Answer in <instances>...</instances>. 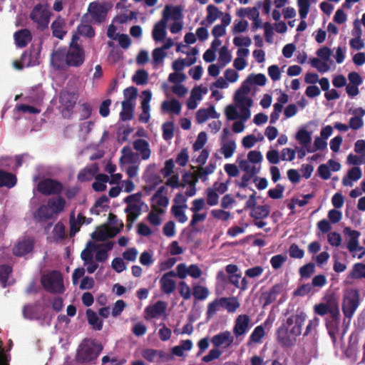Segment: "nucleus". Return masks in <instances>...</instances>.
Segmentation results:
<instances>
[{
	"instance_id": "nucleus-1",
	"label": "nucleus",
	"mask_w": 365,
	"mask_h": 365,
	"mask_svg": "<svg viewBox=\"0 0 365 365\" xmlns=\"http://www.w3.org/2000/svg\"><path fill=\"white\" fill-rule=\"evenodd\" d=\"M307 318V314L302 310L297 309L279 327L276 331V337L282 348H292L296 344L297 337L302 334Z\"/></svg>"
},
{
	"instance_id": "nucleus-2",
	"label": "nucleus",
	"mask_w": 365,
	"mask_h": 365,
	"mask_svg": "<svg viewBox=\"0 0 365 365\" xmlns=\"http://www.w3.org/2000/svg\"><path fill=\"white\" fill-rule=\"evenodd\" d=\"M43 288L51 294H62L64 292L63 279L59 271H52L41 277Z\"/></svg>"
},
{
	"instance_id": "nucleus-3",
	"label": "nucleus",
	"mask_w": 365,
	"mask_h": 365,
	"mask_svg": "<svg viewBox=\"0 0 365 365\" xmlns=\"http://www.w3.org/2000/svg\"><path fill=\"white\" fill-rule=\"evenodd\" d=\"M78 37L73 36L68 49L66 51V64L68 66L79 67L85 61L83 48L77 43Z\"/></svg>"
},
{
	"instance_id": "nucleus-4",
	"label": "nucleus",
	"mask_w": 365,
	"mask_h": 365,
	"mask_svg": "<svg viewBox=\"0 0 365 365\" xmlns=\"http://www.w3.org/2000/svg\"><path fill=\"white\" fill-rule=\"evenodd\" d=\"M51 13L41 4L36 5L29 17L38 30L43 31L48 27Z\"/></svg>"
},
{
	"instance_id": "nucleus-5",
	"label": "nucleus",
	"mask_w": 365,
	"mask_h": 365,
	"mask_svg": "<svg viewBox=\"0 0 365 365\" xmlns=\"http://www.w3.org/2000/svg\"><path fill=\"white\" fill-rule=\"evenodd\" d=\"M101 350V346L93 340H84L78 349V359L81 361H90L96 359Z\"/></svg>"
},
{
	"instance_id": "nucleus-6",
	"label": "nucleus",
	"mask_w": 365,
	"mask_h": 365,
	"mask_svg": "<svg viewBox=\"0 0 365 365\" xmlns=\"http://www.w3.org/2000/svg\"><path fill=\"white\" fill-rule=\"evenodd\" d=\"M63 190V184L50 178L41 180L37 184V190L46 196L60 195Z\"/></svg>"
},
{
	"instance_id": "nucleus-7",
	"label": "nucleus",
	"mask_w": 365,
	"mask_h": 365,
	"mask_svg": "<svg viewBox=\"0 0 365 365\" xmlns=\"http://www.w3.org/2000/svg\"><path fill=\"white\" fill-rule=\"evenodd\" d=\"M344 233L348 235L349 240L347 244V249L350 252H354L356 251L359 252L358 258L361 259L365 255V248L359 245V237L361 233L357 230H351L349 227H345Z\"/></svg>"
},
{
	"instance_id": "nucleus-8",
	"label": "nucleus",
	"mask_w": 365,
	"mask_h": 365,
	"mask_svg": "<svg viewBox=\"0 0 365 365\" xmlns=\"http://www.w3.org/2000/svg\"><path fill=\"white\" fill-rule=\"evenodd\" d=\"M182 17L181 9L178 6H165L163 13V19H161V41L165 38L166 35V22L165 21L172 19L175 21L180 19Z\"/></svg>"
},
{
	"instance_id": "nucleus-9",
	"label": "nucleus",
	"mask_w": 365,
	"mask_h": 365,
	"mask_svg": "<svg viewBox=\"0 0 365 365\" xmlns=\"http://www.w3.org/2000/svg\"><path fill=\"white\" fill-rule=\"evenodd\" d=\"M314 311L315 314L319 316H324L329 314L330 317L331 313L339 311V302L336 298H328L326 302L319 303L314 306Z\"/></svg>"
},
{
	"instance_id": "nucleus-10",
	"label": "nucleus",
	"mask_w": 365,
	"mask_h": 365,
	"mask_svg": "<svg viewBox=\"0 0 365 365\" xmlns=\"http://www.w3.org/2000/svg\"><path fill=\"white\" fill-rule=\"evenodd\" d=\"M88 12L95 23H103L106 18L107 10L103 4L93 1L90 3L88 9Z\"/></svg>"
},
{
	"instance_id": "nucleus-11",
	"label": "nucleus",
	"mask_w": 365,
	"mask_h": 365,
	"mask_svg": "<svg viewBox=\"0 0 365 365\" xmlns=\"http://www.w3.org/2000/svg\"><path fill=\"white\" fill-rule=\"evenodd\" d=\"M340 323L341 320L339 311L335 312V313H331L330 319H326V327L328 331V334L333 341H336V336L339 334Z\"/></svg>"
},
{
	"instance_id": "nucleus-12",
	"label": "nucleus",
	"mask_w": 365,
	"mask_h": 365,
	"mask_svg": "<svg viewBox=\"0 0 365 365\" xmlns=\"http://www.w3.org/2000/svg\"><path fill=\"white\" fill-rule=\"evenodd\" d=\"M40 52V47H36L34 45H31L28 50L25 51L21 55V60L26 63V66L29 67L38 64Z\"/></svg>"
},
{
	"instance_id": "nucleus-13",
	"label": "nucleus",
	"mask_w": 365,
	"mask_h": 365,
	"mask_svg": "<svg viewBox=\"0 0 365 365\" xmlns=\"http://www.w3.org/2000/svg\"><path fill=\"white\" fill-rule=\"evenodd\" d=\"M34 247V241L30 237H24L19 241L13 249L15 256L22 257L31 252Z\"/></svg>"
},
{
	"instance_id": "nucleus-14",
	"label": "nucleus",
	"mask_w": 365,
	"mask_h": 365,
	"mask_svg": "<svg viewBox=\"0 0 365 365\" xmlns=\"http://www.w3.org/2000/svg\"><path fill=\"white\" fill-rule=\"evenodd\" d=\"M250 318L247 314L239 315L235 323L233 334L236 337L244 335L249 329Z\"/></svg>"
},
{
	"instance_id": "nucleus-15",
	"label": "nucleus",
	"mask_w": 365,
	"mask_h": 365,
	"mask_svg": "<svg viewBox=\"0 0 365 365\" xmlns=\"http://www.w3.org/2000/svg\"><path fill=\"white\" fill-rule=\"evenodd\" d=\"M233 341L234 338L229 331L220 332L211 339V343L217 348L222 346L228 348L233 343Z\"/></svg>"
},
{
	"instance_id": "nucleus-16",
	"label": "nucleus",
	"mask_w": 365,
	"mask_h": 365,
	"mask_svg": "<svg viewBox=\"0 0 365 365\" xmlns=\"http://www.w3.org/2000/svg\"><path fill=\"white\" fill-rule=\"evenodd\" d=\"M142 113L139 116V121L142 123H148L150 119V106L149 103L151 100L152 94L148 90L142 92Z\"/></svg>"
},
{
	"instance_id": "nucleus-17",
	"label": "nucleus",
	"mask_w": 365,
	"mask_h": 365,
	"mask_svg": "<svg viewBox=\"0 0 365 365\" xmlns=\"http://www.w3.org/2000/svg\"><path fill=\"white\" fill-rule=\"evenodd\" d=\"M359 298H344L342 302V312L345 318L344 322H345L346 319H348L349 321L352 317L359 304Z\"/></svg>"
},
{
	"instance_id": "nucleus-18",
	"label": "nucleus",
	"mask_w": 365,
	"mask_h": 365,
	"mask_svg": "<svg viewBox=\"0 0 365 365\" xmlns=\"http://www.w3.org/2000/svg\"><path fill=\"white\" fill-rule=\"evenodd\" d=\"M99 168L97 163H93L91 165L86 166L81 169L77 175V179L79 182L91 181L93 178L98 175Z\"/></svg>"
},
{
	"instance_id": "nucleus-19",
	"label": "nucleus",
	"mask_w": 365,
	"mask_h": 365,
	"mask_svg": "<svg viewBox=\"0 0 365 365\" xmlns=\"http://www.w3.org/2000/svg\"><path fill=\"white\" fill-rule=\"evenodd\" d=\"M66 26L65 19L58 16L51 25L53 36L62 40L67 34Z\"/></svg>"
},
{
	"instance_id": "nucleus-20",
	"label": "nucleus",
	"mask_w": 365,
	"mask_h": 365,
	"mask_svg": "<svg viewBox=\"0 0 365 365\" xmlns=\"http://www.w3.org/2000/svg\"><path fill=\"white\" fill-rule=\"evenodd\" d=\"M15 43L19 48L26 47L32 40L31 31L27 29H22L14 34Z\"/></svg>"
},
{
	"instance_id": "nucleus-21",
	"label": "nucleus",
	"mask_w": 365,
	"mask_h": 365,
	"mask_svg": "<svg viewBox=\"0 0 365 365\" xmlns=\"http://www.w3.org/2000/svg\"><path fill=\"white\" fill-rule=\"evenodd\" d=\"M76 98L73 93L68 91H61L59 96V102L63 109L71 112L76 105Z\"/></svg>"
},
{
	"instance_id": "nucleus-22",
	"label": "nucleus",
	"mask_w": 365,
	"mask_h": 365,
	"mask_svg": "<svg viewBox=\"0 0 365 365\" xmlns=\"http://www.w3.org/2000/svg\"><path fill=\"white\" fill-rule=\"evenodd\" d=\"M142 211L141 205H128L125 212L127 213V224L128 230H130L133 227V222L136 220Z\"/></svg>"
},
{
	"instance_id": "nucleus-23",
	"label": "nucleus",
	"mask_w": 365,
	"mask_h": 365,
	"mask_svg": "<svg viewBox=\"0 0 365 365\" xmlns=\"http://www.w3.org/2000/svg\"><path fill=\"white\" fill-rule=\"evenodd\" d=\"M86 217L82 213H78L77 218H75L74 211H72L69 217L70 237H74L79 232L81 225L85 223Z\"/></svg>"
},
{
	"instance_id": "nucleus-24",
	"label": "nucleus",
	"mask_w": 365,
	"mask_h": 365,
	"mask_svg": "<svg viewBox=\"0 0 365 365\" xmlns=\"http://www.w3.org/2000/svg\"><path fill=\"white\" fill-rule=\"evenodd\" d=\"M34 218L39 222H45L53 218H56L53 209H51L46 203L41 205L34 212Z\"/></svg>"
},
{
	"instance_id": "nucleus-25",
	"label": "nucleus",
	"mask_w": 365,
	"mask_h": 365,
	"mask_svg": "<svg viewBox=\"0 0 365 365\" xmlns=\"http://www.w3.org/2000/svg\"><path fill=\"white\" fill-rule=\"evenodd\" d=\"M119 233V229H115V232L108 230L106 227H98L92 234L91 237L98 242H103L109 237H113Z\"/></svg>"
},
{
	"instance_id": "nucleus-26",
	"label": "nucleus",
	"mask_w": 365,
	"mask_h": 365,
	"mask_svg": "<svg viewBox=\"0 0 365 365\" xmlns=\"http://www.w3.org/2000/svg\"><path fill=\"white\" fill-rule=\"evenodd\" d=\"M296 139L304 148H306L308 153L315 152V150H312V148L310 147L312 141L311 133L306 129L303 128L299 130L296 135Z\"/></svg>"
},
{
	"instance_id": "nucleus-27",
	"label": "nucleus",
	"mask_w": 365,
	"mask_h": 365,
	"mask_svg": "<svg viewBox=\"0 0 365 365\" xmlns=\"http://www.w3.org/2000/svg\"><path fill=\"white\" fill-rule=\"evenodd\" d=\"M170 277H176V274L171 271L161 277V289L168 294L174 291L176 287L175 282Z\"/></svg>"
},
{
	"instance_id": "nucleus-28",
	"label": "nucleus",
	"mask_w": 365,
	"mask_h": 365,
	"mask_svg": "<svg viewBox=\"0 0 365 365\" xmlns=\"http://www.w3.org/2000/svg\"><path fill=\"white\" fill-rule=\"evenodd\" d=\"M113 245L114 242L110 241L101 244L95 255L96 260L101 262H105L108 257V252L113 249Z\"/></svg>"
},
{
	"instance_id": "nucleus-29",
	"label": "nucleus",
	"mask_w": 365,
	"mask_h": 365,
	"mask_svg": "<svg viewBox=\"0 0 365 365\" xmlns=\"http://www.w3.org/2000/svg\"><path fill=\"white\" fill-rule=\"evenodd\" d=\"M133 148L141 155L142 159L147 160L150 155L148 143L144 139H138L133 143Z\"/></svg>"
},
{
	"instance_id": "nucleus-30",
	"label": "nucleus",
	"mask_w": 365,
	"mask_h": 365,
	"mask_svg": "<svg viewBox=\"0 0 365 365\" xmlns=\"http://www.w3.org/2000/svg\"><path fill=\"white\" fill-rule=\"evenodd\" d=\"M51 209H53V214L56 217L61 213L66 206V200L63 197L58 196L57 198L49 199L47 202Z\"/></svg>"
},
{
	"instance_id": "nucleus-31",
	"label": "nucleus",
	"mask_w": 365,
	"mask_h": 365,
	"mask_svg": "<svg viewBox=\"0 0 365 365\" xmlns=\"http://www.w3.org/2000/svg\"><path fill=\"white\" fill-rule=\"evenodd\" d=\"M16 183V178L14 174L0 170V187L5 186L11 188Z\"/></svg>"
},
{
	"instance_id": "nucleus-32",
	"label": "nucleus",
	"mask_w": 365,
	"mask_h": 365,
	"mask_svg": "<svg viewBox=\"0 0 365 365\" xmlns=\"http://www.w3.org/2000/svg\"><path fill=\"white\" fill-rule=\"evenodd\" d=\"M354 113L359 115L351 117L349 126L353 130H359L363 126L362 116L365 115V110L362 108H359L354 111Z\"/></svg>"
},
{
	"instance_id": "nucleus-33",
	"label": "nucleus",
	"mask_w": 365,
	"mask_h": 365,
	"mask_svg": "<svg viewBox=\"0 0 365 365\" xmlns=\"http://www.w3.org/2000/svg\"><path fill=\"white\" fill-rule=\"evenodd\" d=\"M134 105L133 102L123 101L122 102V111L120 113V118L123 121L130 120L133 117Z\"/></svg>"
},
{
	"instance_id": "nucleus-34",
	"label": "nucleus",
	"mask_w": 365,
	"mask_h": 365,
	"mask_svg": "<svg viewBox=\"0 0 365 365\" xmlns=\"http://www.w3.org/2000/svg\"><path fill=\"white\" fill-rule=\"evenodd\" d=\"M270 212L269 206L268 205H257L254 207L250 212V217L255 220L267 218Z\"/></svg>"
},
{
	"instance_id": "nucleus-35",
	"label": "nucleus",
	"mask_w": 365,
	"mask_h": 365,
	"mask_svg": "<svg viewBox=\"0 0 365 365\" xmlns=\"http://www.w3.org/2000/svg\"><path fill=\"white\" fill-rule=\"evenodd\" d=\"M96 181L92 184V188L96 192H103L106 190V183L109 181V177L106 174L101 173L95 177Z\"/></svg>"
},
{
	"instance_id": "nucleus-36",
	"label": "nucleus",
	"mask_w": 365,
	"mask_h": 365,
	"mask_svg": "<svg viewBox=\"0 0 365 365\" xmlns=\"http://www.w3.org/2000/svg\"><path fill=\"white\" fill-rule=\"evenodd\" d=\"M64 61L66 63V51L64 49L53 51L51 56V64L60 68Z\"/></svg>"
},
{
	"instance_id": "nucleus-37",
	"label": "nucleus",
	"mask_w": 365,
	"mask_h": 365,
	"mask_svg": "<svg viewBox=\"0 0 365 365\" xmlns=\"http://www.w3.org/2000/svg\"><path fill=\"white\" fill-rule=\"evenodd\" d=\"M12 271V267L9 264H0V283L2 287L6 288L11 284L8 279Z\"/></svg>"
},
{
	"instance_id": "nucleus-38",
	"label": "nucleus",
	"mask_w": 365,
	"mask_h": 365,
	"mask_svg": "<svg viewBox=\"0 0 365 365\" xmlns=\"http://www.w3.org/2000/svg\"><path fill=\"white\" fill-rule=\"evenodd\" d=\"M287 285L288 282L287 280H282L280 282L275 284L269 290L268 297L277 295H282V297H284L287 294Z\"/></svg>"
},
{
	"instance_id": "nucleus-39",
	"label": "nucleus",
	"mask_w": 365,
	"mask_h": 365,
	"mask_svg": "<svg viewBox=\"0 0 365 365\" xmlns=\"http://www.w3.org/2000/svg\"><path fill=\"white\" fill-rule=\"evenodd\" d=\"M215 168V165L210 163L206 167H199L195 173L198 177V180L201 179L202 182H205L207 179V175L213 173Z\"/></svg>"
},
{
	"instance_id": "nucleus-40",
	"label": "nucleus",
	"mask_w": 365,
	"mask_h": 365,
	"mask_svg": "<svg viewBox=\"0 0 365 365\" xmlns=\"http://www.w3.org/2000/svg\"><path fill=\"white\" fill-rule=\"evenodd\" d=\"M207 15L206 16V21L208 24H212L220 16L223 15V13L220 11L217 6L212 4H210L207 7Z\"/></svg>"
},
{
	"instance_id": "nucleus-41",
	"label": "nucleus",
	"mask_w": 365,
	"mask_h": 365,
	"mask_svg": "<svg viewBox=\"0 0 365 365\" xmlns=\"http://www.w3.org/2000/svg\"><path fill=\"white\" fill-rule=\"evenodd\" d=\"M161 107L164 110L175 114H179L181 110V104L178 100L175 99H173L170 101H164Z\"/></svg>"
},
{
	"instance_id": "nucleus-42",
	"label": "nucleus",
	"mask_w": 365,
	"mask_h": 365,
	"mask_svg": "<svg viewBox=\"0 0 365 365\" xmlns=\"http://www.w3.org/2000/svg\"><path fill=\"white\" fill-rule=\"evenodd\" d=\"M187 205H173L171 208L172 213L178 219L180 223L187 222V217L184 211L185 208H187Z\"/></svg>"
},
{
	"instance_id": "nucleus-43",
	"label": "nucleus",
	"mask_w": 365,
	"mask_h": 365,
	"mask_svg": "<svg viewBox=\"0 0 365 365\" xmlns=\"http://www.w3.org/2000/svg\"><path fill=\"white\" fill-rule=\"evenodd\" d=\"M236 147L235 140H230L222 144L220 151L225 158H230L234 154Z\"/></svg>"
},
{
	"instance_id": "nucleus-44",
	"label": "nucleus",
	"mask_w": 365,
	"mask_h": 365,
	"mask_svg": "<svg viewBox=\"0 0 365 365\" xmlns=\"http://www.w3.org/2000/svg\"><path fill=\"white\" fill-rule=\"evenodd\" d=\"M154 169L155 166L148 167L145 173L144 178L148 183L157 186L160 184V176L158 174H154Z\"/></svg>"
},
{
	"instance_id": "nucleus-45",
	"label": "nucleus",
	"mask_w": 365,
	"mask_h": 365,
	"mask_svg": "<svg viewBox=\"0 0 365 365\" xmlns=\"http://www.w3.org/2000/svg\"><path fill=\"white\" fill-rule=\"evenodd\" d=\"M222 307L227 309L228 312H234L240 307L237 298H221Z\"/></svg>"
},
{
	"instance_id": "nucleus-46",
	"label": "nucleus",
	"mask_w": 365,
	"mask_h": 365,
	"mask_svg": "<svg viewBox=\"0 0 365 365\" xmlns=\"http://www.w3.org/2000/svg\"><path fill=\"white\" fill-rule=\"evenodd\" d=\"M264 334V329L262 325L256 327L250 336L248 344L252 342L259 343Z\"/></svg>"
},
{
	"instance_id": "nucleus-47",
	"label": "nucleus",
	"mask_w": 365,
	"mask_h": 365,
	"mask_svg": "<svg viewBox=\"0 0 365 365\" xmlns=\"http://www.w3.org/2000/svg\"><path fill=\"white\" fill-rule=\"evenodd\" d=\"M231 59L232 56L227 47L225 46H222L219 51V63L220 67H225L231 61Z\"/></svg>"
},
{
	"instance_id": "nucleus-48",
	"label": "nucleus",
	"mask_w": 365,
	"mask_h": 365,
	"mask_svg": "<svg viewBox=\"0 0 365 365\" xmlns=\"http://www.w3.org/2000/svg\"><path fill=\"white\" fill-rule=\"evenodd\" d=\"M40 309L37 305H27L24 307L23 313L26 318L33 319L39 317Z\"/></svg>"
},
{
	"instance_id": "nucleus-49",
	"label": "nucleus",
	"mask_w": 365,
	"mask_h": 365,
	"mask_svg": "<svg viewBox=\"0 0 365 365\" xmlns=\"http://www.w3.org/2000/svg\"><path fill=\"white\" fill-rule=\"evenodd\" d=\"M53 237L56 241H61L66 238V227L61 222H57L54 226Z\"/></svg>"
},
{
	"instance_id": "nucleus-50",
	"label": "nucleus",
	"mask_w": 365,
	"mask_h": 365,
	"mask_svg": "<svg viewBox=\"0 0 365 365\" xmlns=\"http://www.w3.org/2000/svg\"><path fill=\"white\" fill-rule=\"evenodd\" d=\"M86 315L88 317V321L89 324L93 327V328L97 330H101L103 325L102 322L96 315V314L91 309H88L86 312Z\"/></svg>"
},
{
	"instance_id": "nucleus-51",
	"label": "nucleus",
	"mask_w": 365,
	"mask_h": 365,
	"mask_svg": "<svg viewBox=\"0 0 365 365\" xmlns=\"http://www.w3.org/2000/svg\"><path fill=\"white\" fill-rule=\"evenodd\" d=\"M163 137L165 140H170L173 138L175 125L172 121L165 122L163 126Z\"/></svg>"
},
{
	"instance_id": "nucleus-52",
	"label": "nucleus",
	"mask_w": 365,
	"mask_h": 365,
	"mask_svg": "<svg viewBox=\"0 0 365 365\" xmlns=\"http://www.w3.org/2000/svg\"><path fill=\"white\" fill-rule=\"evenodd\" d=\"M148 74L145 70H138L132 77V81L137 85H144L147 83Z\"/></svg>"
},
{
	"instance_id": "nucleus-53",
	"label": "nucleus",
	"mask_w": 365,
	"mask_h": 365,
	"mask_svg": "<svg viewBox=\"0 0 365 365\" xmlns=\"http://www.w3.org/2000/svg\"><path fill=\"white\" fill-rule=\"evenodd\" d=\"M297 4L300 18L304 19L307 17L309 11V0H297Z\"/></svg>"
},
{
	"instance_id": "nucleus-54",
	"label": "nucleus",
	"mask_w": 365,
	"mask_h": 365,
	"mask_svg": "<svg viewBox=\"0 0 365 365\" xmlns=\"http://www.w3.org/2000/svg\"><path fill=\"white\" fill-rule=\"evenodd\" d=\"M220 307H222L221 298H216L212 302L210 303L207 310V317L210 318L216 314L219 310Z\"/></svg>"
},
{
	"instance_id": "nucleus-55",
	"label": "nucleus",
	"mask_w": 365,
	"mask_h": 365,
	"mask_svg": "<svg viewBox=\"0 0 365 365\" xmlns=\"http://www.w3.org/2000/svg\"><path fill=\"white\" fill-rule=\"evenodd\" d=\"M207 194V203L210 206L216 205L219 202V195L212 187H209L206 190Z\"/></svg>"
},
{
	"instance_id": "nucleus-56",
	"label": "nucleus",
	"mask_w": 365,
	"mask_h": 365,
	"mask_svg": "<svg viewBox=\"0 0 365 365\" xmlns=\"http://www.w3.org/2000/svg\"><path fill=\"white\" fill-rule=\"evenodd\" d=\"M327 61L322 62L319 58H313L310 60L312 66L316 68L318 71L321 73L327 72L329 70V66L326 63Z\"/></svg>"
},
{
	"instance_id": "nucleus-57",
	"label": "nucleus",
	"mask_w": 365,
	"mask_h": 365,
	"mask_svg": "<svg viewBox=\"0 0 365 365\" xmlns=\"http://www.w3.org/2000/svg\"><path fill=\"white\" fill-rule=\"evenodd\" d=\"M207 140V133L204 131L200 132L197 135V140L192 145L193 150L197 151L201 150L205 145Z\"/></svg>"
},
{
	"instance_id": "nucleus-58",
	"label": "nucleus",
	"mask_w": 365,
	"mask_h": 365,
	"mask_svg": "<svg viewBox=\"0 0 365 365\" xmlns=\"http://www.w3.org/2000/svg\"><path fill=\"white\" fill-rule=\"evenodd\" d=\"M78 31L80 35L88 38H92L95 36V31L93 28L88 24H81L78 26Z\"/></svg>"
},
{
	"instance_id": "nucleus-59",
	"label": "nucleus",
	"mask_w": 365,
	"mask_h": 365,
	"mask_svg": "<svg viewBox=\"0 0 365 365\" xmlns=\"http://www.w3.org/2000/svg\"><path fill=\"white\" fill-rule=\"evenodd\" d=\"M284 187L281 184H277L274 189H270L267 194L272 199H281L283 197Z\"/></svg>"
},
{
	"instance_id": "nucleus-60",
	"label": "nucleus",
	"mask_w": 365,
	"mask_h": 365,
	"mask_svg": "<svg viewBox=\"0 0 365 365\" xmlns=\"http://www.w3.org/2000/svg\"><path fill=\"white\" fill-rule=\"evenodd\" d=\"M222 352L217 347L211 349L208 354L204 356L202 359V361L205 363L210 362L215 359H219Z\"/></svg>"
},
{
	"instance_id": "nucleus-61",
	"label": "nucleus",
	"mask_w": 365,
	"mask_h": 365,
	"mask_svg": "<svg viewBox=\"0 0 365 365\" xmlns=\"http://www.w3.org/2000/svg\"><path fill=\"white\" fill-rule=\"evenodd\" d=\"M229 286V277L223 271H219L217 274V290L219 287H225Z\"/></svg>"
},
{
	"instance_id": "nucleus-62",
	"label": "nucleus",
	"mask_w": 365,
	"mask_h": 365,
	"mask_svg": "<svg viewBox=\"0 0 365 365\" xmlns=\"http://www.w3.org/2000/svg\"><path fill=\"white\" fill-rule=\"evenodd\" d=\"M352 276L354 278H364L365 277V264L356 263L354 265Z\"/></svg>"
},
{
	"instance_id": "nucleus-63",
	"label": "nucleus",
	"mask_w": 365,
	"mask_h": 365,
	"mask_svg": "<svg viewBox=\"0 0 365 365\" xmlns=\"http://www.w3.org/2000/svg\"><path fill=\"white\" fill-rule=\"evenodd\" d=\"M226 118L229 120H234L239 118V113L237 108L233 105H228L225 110Z\"/></svg>"
},
{
	"instance_id": "nucleus-64",
	"label": "nucleus",
	"mask_w": 365,
	"mask_h": 365,
	"mask_svg": "<svg viewBox=\"0 0 365 365\" xmlns=\"http://www.w3.org/2000/svg\"><path fill=\"white\" fill-rule=\"evenodd\" d=\"M315 265L314 263H308L299 269V274L302 277H309L314 272Z\"/></svg>"
}]
</instances>
